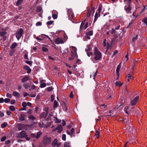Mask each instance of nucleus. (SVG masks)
Here are the masks:
<instances>
[{
    "instance_id": "nucleus-57",
    "label": "nucleus",
    "mask_w": 147,
    "mask_h": 147,
    "mask_svg": "<svg viewBox=\"0 0 147 147\" xmlns=\"http://www.w3.org/2000/svg\"><path fill=\"white\" fill-rule=\"evenodd\" d=\"M88 27V22H87L84 26V29H86Z\"/></svg>"
},
{
    "instance_id": "nucleus-37",
    "label": "nucleus",
    "mask_w": 147,
    "mask_h": 147,
    "mask_svg": "<svg viewBox=\"0 0 147 147\" xmlns=\"http://www.w3.org/2000/svg\"><path fill=\"white\" fill-rule=\"evenodd\" d=\"M42 10V7L41 6H38L37 7L36 11L37 12H40Z\"/></svg>"
},
{
    "instance_id": "nucleus-64",
    "label": "nucleus",
    "mask_w": 147,
    "mask_h": 147,
    "mask_svg": "<svg viewBox=\"0 0 147 147\" xmlns=\"http://www.w3.org/2000/svg\"><path fill=\"white\" fill-rule=\"evenodd\" d=\"M16 102V101L15 100H11V104H14Z\"/></svg>"
},
{
    "instance_id": "nucleus-26",
    "label": "nucleus",
    "mask_w": 147,
    "mask_h": 147,
    "mask_svg": "<svg viewBox=\"0 0 147 147\" xmlns=\"http://www.w3.org/2000/svg\"><path fill=\"white\" fill-rule=\"evenodd\" d=\"M23 86L26 89H27L30 86L29 84L27 83H24Z\"/></svg>"
},
{
    "instance_id": "nucleus-41",
    "label": "nucleus",
    "mask_w": 147,
    "mask_h": 147,
    "mask_svg": "<svg viewBox=\"0 0 147 147\" xmlns=\"http://www.w3.org/2000/svg\"><path fill=\"white\" fill-rule=\"evenodd\" d=\"M107 50L106 52L107 51L108 49H111V46L110 45L109 43L108 42H107Z\"/></svg>"
},
{
    "instance_id": "nucleus-18",
    "label": "nucleus",
    "mask_w": 147,
    "mask_h": 147,
    "mask_svg": "<svg viewBox=\"0 0 147 147\" xmlns=\"http://www.w3.org/2000/svg\"><path fill=\"white\" fill-rule=\"evenodd\" d=\"M29 78L30 77H29L26 76L22 79V82H25L28 80Z\"/></svg>"
},
{
    "instance_id": "nucleus-54",
    "label": "nucleus",
    "mask_w": 147,
    "mask_h": 147,
    "mask_svg": "<svg viewBox=\"0 0 147 147\" xmlns=\"http://www.w3.org/2000/svg\"><path fill=\"white\" fill-rule=\"evenodd\" d=\"M118 51L117 50H115L113 54V55L112 56V58H113V56H114L116 54H117V53H118Z\"/></svg>"
},
{
    "instance_id": "nucleus-32",
    "label": "nucleus",
    "mask_w": 147,
    "mask_h": 147,
    "mask_svg": "<svg viewBox=\"0 0 147 147\" xmlns=\"http://www.w3.org/2000/svg\"><path fill=\"white\" fill-rule=\"evenodd\" d=\"M126 77L128 78H127V80L128 82L130 81V79L133 78V77L131 76L130 74H128L126 76Z\"/></svg>"
},
{
    "instance_id": "nucleus-27",
    "label": "nucleus",
    "mask_w": 147,
    "mask_h": 147,
    "mask_svg": "<svg viewBox=\"0 0 147 147\" xmlns=\"http://www.w3.org/2000/svg\"><path fill=\"white\" fill-rule=\"evenodd\" d=\"M13 96L17 97H19L20 96L19 94L16 91H14L13 93Z\"/></svg>"
},
{
    "instance_id": "nucleus-40",
    "label": "nucleus",
    "mask_w": 147,
    "mask_h": 147,
    "mask_svg": "<svg viewBox=\"0 0 147 147\" xmlns=\"http://www.w3.org/2000/svg\"><path fill=\"white\" fill-rule=\"evenodd\" d=\"M58 104L56 100H55L54 102V108H55L56 107H58Z\"/></svg>"
},
{
    "instance_id": "nucleus-35",
    "label": "nucleus",
    "mask_w": 147,
    "mask_h": 147,
    "mask_svg": "<svg viewBox=\"0 0 147 147\" xmlns=\"http://www.w3.org/2000/svg\"><path fill=\"white\" fill-rule=\"evenodd\" d=\"M28 118L30 119L34 120L35 119V117L33 115H30L28 117Z\"/></svg>"
},
{
    "instance_id": "nucleus-51",
    "label": "nucleus",
    "mask_w": 147,
    "mask_h": 147,
    "mask_svg": "<svg viewBox=\"0 0 147 147\" xmlns=\"http://www.w3.org/2000/svg\"><path fill=\"white\" fill-rule=\"evenodd\" d=\"M106 39H105L104 40L103 42V45L104 47H105L106 46Z\"/></svg>"
},
{
    "instance_id": "nucleus-19",
    "label": "nucleus",
    "mask_w": 147,
    "mask_h": 147,
    "mask_svg": "<svg viewBox=\"0 0 147 147\" xmlns=\"http://www.w3.org/2000/svg\"><path fill=\"white\" fill-rule=\"evenodd\" d=\"M17 43L14 42L12 43L10 47V48L11 49H14L17 45Z\"/></svg>"
},
{
    "instance_id": "nucleus-49",
    "label": "nucleus",
    "mask_w": 147,
    "mask_h": 147,
    "mask_svg": "<svg viewBox=\"0 0 147 147\" xmlns=\"http://www.w3.org/2000/svg\"><path fill=\"white\" fill-rule=\"evenodd\" d=\"M88 11L87 14V17H89L91 13V10H90V9L88 10Z\"/></svg>"
},
{
    "instance_id": "nucleus-36",
    "label": "nucleus",
    "mask_w": 147,
    "mask_h": 147,
    "mask_svg": "<svg viewBox=\"0 0 147 147\" xmlns=\"http://www.w3.org/2000/svg\"><path fill=\"white\" fill-rule=\"evenodd\" d=\"M46 86V84L45 83L41 82L40 84V87L43 88L45 87Z\"/></svg>"
},
{
    "instance_id": "nucleus-5",
    "label": "nucleus",
    "mask_w": 147,
    "mask_h": 147,
    "mask_svg": "<svg viewBox=\"0 0 147 147\" xmlns=\"http://www.w3.org/2000/svg\"><path fill=\"white\" fill-rule=\"evenodd\" d=\"M67 15L68 16L69 19L70 18H73L74 17V12L71 9H67Z\"/></svg>"
},
{
    "instance_id": "nucleus-47",
    "label": "nucleus",
    "mask_w": 147,
    "mask_h": 147,
    "mask_svg": "<svg viewBox=\"0 0 147 147\" xmlns=\"http://www.w3.org/2000/svg\"><path fill=\"white\" fill-rule=\"evenodd\" d=\"M47 90L49 92H50L52 91L53 89V88L51 87H49L47 88Z\"/></svg>"
},
{
    "instance_id": "nucleus-39",
    "label": "nucleus",
    "mask_w": 147,
    "mask_h": 147,
    "mask_svg": "<svg viewBox=\"0 0 147 147\" xmlns=\"http://www.w3.org/2000/svg\"><path fill=\"white\" fill-rule=\"evenodd\" d=\"M64 147H70V143L69 142H65L64 143Z\"/></svg>"
},
{
    "instance_id": "nucleus-38",
    "label": "nucleus",
    "mask_w": 147,
    "mask_h": 147,
    "mask_svg": "<svg viewBox=\"0 0 147 147\" xmlns=\"http://www.w3.org/2000/svg\"><path fill=\"white\" fill-rule=\"evenodd\" d=\"M59 32L61 34H63V37H67V36L66 34L65 33V32L64 31H59Z\"/></svg>"
},
{
    "instance_id": "nucleus-20",
    "label": "nucleus",
    "mask_w": 147,
    "mask_h": 147,
    "mask_svg": "<svg viewBox=\"0 0 147 147\" xmlns=\"http://www.w3.org/2000/svg\"><path fill=\"white\" fill-rule=\"evenodd\" d=\"M26 115L23 114H21L19 118V119L21 121H24L25 119Z\"/></svg>"
},
{
    "instance_id": "nucleus-60",
    "label": "nucleus",
    "mask_w": 147,
    "mask_h": 147,
    "mask_svg": "<svg viewBox=\"0 0 147 147\" xmlns=\"http://www.w3.org/2000/svg\"><path fill=\"white\" fill-rule=\"evenodd\" d=\"M7 97L9 98H11L12 97V95L10 93H8L6 95Z\"/></svg>"
},
{
    "instance_id": "nucleus-6",
    "label": "nucleus",
    "mask_w": 147,
    "mask_h": 147,
    "mask_svg": "<svg viewBox=\"0 0 147 147\" xmlns=\"http://www.w3.org/2000/svg\"><path fill=\"white\" fill-rule=\"evenodd\" d=\"M26 132L24 131H22L18 133L17 135V137L18 138H23L25 137L26 135Z\"/></svg>"
},
{
    "instance_id": "nucleus-52",
    "label": "nucleus",
    "mask_w": 147,
    "mask_h": 147,
    "mask_svg": "<svg viewBox=\"0 0 147 147\" xmlns=\"http://www.w3.org/2000/svg\"><path fill=\"white\" fill-rule=\"evenodd\" d=\"M52 17L54 19H55L57 18V16L56 14H53L52 15Z\"/></svg>"
},
{
    "instance_id": "nucleus-16",
    "label": "nucleus",
    "mask_w": 147,
    "mask_h": 147,
    "mask_svg": "<svg viewBox=\"0 0 147 147\" xmlns=\"http://www.w3.org/2000/svg\"><path fill=\"white\" fill-rule=\"evenodd\" d=\"M92 48L91 45H89L87 46V48L85 50L86 52H90L92 51Z\"/></svg>"
},
{
    "instance_id": "nucleus-62",
    "label": "nucleus",
    "mask_w": 147,
    "mask_h": 147,
    "mask_svg": "<svg viewBox=\"0 0 147 147\" xmlns=\"http://www.w3.org/2000/svg\"><path fill=\"white\" fill-rule=\"evenodd\" d=\"M36 95L35 94H30L29 96L32 97H35L36 96Z\"/></svg>"
},
{
    "instance_id": "nucleus-34",
    "label": "nucleus",
    "mask_w": 147,
    "mask_h": 147,
    "mask_svg": "<svg viewBox=\"0 0 147 147\" xmlns=\"http://www.w3.org/2000/svg\"><path fill=\"white\" fill-rule=\"evenodd\" d=\"M88 56L89 57H90V56H92L93 55V53L92 51L90 52H86Z\"/></svg>"
},
{
    "instance_id": "nucleus-28",
    "label": "nucleus",
    "mask_w": 147,
    "mask_h": 147,
    "mask_svg": "<svg viewBox=\"0 0 147 147\" xmlns=\"http://www.w3.org/2000/svg\"><path fill=\"white\" fill-rule=\"evenodd\" d=\"M42 135V132L40 131L38 132L36 134V138L37 139H38V138L40 137V136Z\"/></svg>"
},
{
    "instance_id": "nucleus-59",
    "label": "nucleus",
    "mask_w": 147,
    "mask_h": 147,
    "mask_svg": "<svg viewBox=\"0 0 147 147\" xmlns=\"http://www.w3.org/2000/svg\"><path fill=\"white\" fill-rule=\"evenodd\" d=\"M69 97L71 98H73L74 97V95L73 94V92H71L69 95Z\"/></svg>"
},
{
    "instance_id": "nucleus-1",
    "label": "nucleus",
    "mask_w": 147,
    "mask_h": 147,
    "mask_svg": "<svg viewBox=\"0 0 147 147\" xmlns=\"http://www.w3.org/2000/svg\"><path fill=\"white\" fill-rule=\"evenodd\" d=\"M93 53H94V58L95 61H98L101 59L102 53L97 47H94L93 50Z\"/></svg>"
},
{
    "instance_id": "nucleus-17",
    "label": "nucleus",
    "mask_w": 147,
    "mask_h": 147,
    "mask_svg": "<svg viewBox=\"0 0 147 147\" xmlns=\"http://www.w3.org/2000/svg\"><path fill=\"white\" fill-rule=\"evenodd\" d=\"M93 34V31L92 30H90L88 32H87L86 33V34L87 36H85V37H88V36H92Z\"/></svg>"
},
{
    "instance_id": "nucleus-21",
    "label": "nucleus",
    "mask_w": 147,
    "mask_h": 147,
    "mask_svg": "<svg viewBox=\"0 0 147 147\" xmlns=\"http://www.w3.org/2000/svg\"><path fill=\"white\" fill-rule=\"evenodd\" d=\"M23 0H18L16 3V5L17 6L20 5L23 2Z\"/></svg>"
},
{
    "instance_id": "nucleus-13",
    "label": "nucleus",
    "mask_w": 147,
    "mask_h": 147,
    "mask_svg": "<svg viewBox=\"0 0 147 147\" xmlns=\"http://www.w3.org/2000/svg\"><path fill=\"white\" fill-rule=\"evenodd\" d=\"M56 43L57 44H62L63 43V41L60 38L58 37L55 40Z\"/></svg>"
},
{
    "instance_id": "nucleus-10",
    "label": "nucleus",
    "mask_w": 147,
    "mask_h": 147,
    "mask_svg": "<svg viewBox=\"0 0 147 147\" xmlns=\"http://www.w3.org/2000/svg\"><path fill=\"white\" fill-rule=\"evenodd\" d=\"M120 25H118L117 26H115V28H112L111 31H110L111 32L112 34H115L117 32L115 30H118L120 28Z\"/></svg>"
},
{
    "instance_id": "nucleus-15",
    "label": "nucleus",
    "mask_w": 147,
    "mask_h": 147,
    "mask_svg": "<svg viewBox=\"0 0 147 147\" xmlns=\"http://www.w3.org/2000/svg\"><path fill=\"white\" fill-rule=\"evenodd\" d=\"M121 63H120L117 66L116 69V72L117 75L119 76V72L121 67Z\"/></svg>"
},
{
    "instance_id": "nucleus-45",
    "label": "nucleus",
    "mask_w": 147,
    "mask_h": 147,
    "mask_svg": "<svg viewBox=\"0 0 147 147\" xmlns=\"http://www.w3.org/2000/svg\"><path fill=\"white\" fill-rule=\"evenodd\" d=\"M6 32H0V36H3L5 35Z\"/></svg>"
},
{
    "instance_id": "nucleus-50",
    "label": "nucleus",
    "mask_w": 147,
    "mask_h": 147,
    "mask_svg": "<svg viewBox=\"0 0 147 147\" xmlns=\"http://www.w3.org/2000/svg\"><path fill=\"white\" fill-rule=\"evenodd\" d=\"M42 22H37L36 24V26H40L42 25Z\"/></svg>"
},
{
    "instance_id": "nucleus-11",
    "label": "nucleus",
    "mask_w": 147,
    "mask_h": 147,
    "mask_svg": "<svg viewBox=\"0 0 147 147\" xmlns=\"http://www.w3.org/2000/svg\"><path fill=\"white\" fill-rule=\"evenodd\" d=\"M60 143H58V140L57 139H55L51 143V145L53 146H56L59 147L60 145Z\"/></svg>"
},
{
    "instance_id": "nucleus-9",
    "label": "nucleus",
    "mask_w": 147,
    "mask_h": 147,
    "mask_svg": "<svg viewBox=\"0 0 147 147\" xmlns=\"http://www.w3.org/2000/svg\"><path fill=\"white\" fill-rule=\"evenodd\" d=\"M76 52L75 49L73 51H71L70 55L69 57V59L70 60H72L74 59L76 55Z\"/></svg>"
},
{
    "instance_id": "nucleus-14",
    "label": "nucleus",
    "mask_w": 147,
    "mask_h": 147,
    "mask_svg": "<svg viewBox=\"0 0 147 147\" xmlns=\"http://www.w3.org/2000/svg\"><path fill=\"white\" fill-rule=\"evenodd\" d=\"M24 68L27 71V73H30L31 71V69L30 67L27 65L24 66Z\"/></svg>"
},
{
    "instance_id": "nucleus-48",
    "label": "nucleus",
    "mask_w": 147,
    "mask_h": 147,
    "mask_svg": "<svg viewBox=\"0 0 147 147\" xmlns=\"http://www.w3.org/2000/svg\"><path fill=\"white\" fill-rule=\"evenodd\" d=\"M42 50L43 51L45 52H47L48 51V49L45 47H43L42 48Z\"/></svg>"
},
{
    "instance_id": "nucleus-12",
    "label": "nucleus",
    "mask_w": 147,
    "mask_h": 147,
    "mask_svg": "<svg viewBox=\"0 0 147 147\" xmlns=\"http://www.w3.org/2000/svg\"><path fill=\"white\" fill-rule=\"evenodd\" d=\"M56 130H57L59 133H61L63 130V127L61 125H58L56 128Z\"/></svg>"
},
{
    "instance_id": "nucleus-2",
    "label": "nucleus",
    "mask_w": 147,
    "mask_h": 147,
    "mask_svg": "<svg viewBox=\"0 0 147 147\" xmlns=\"http://www.w3.org/2000/svg\"><path fill=\"white\" fill-rule=\"evenodd\" d=\"M102 5L101 3H99L98 6V7L97 11L98 12L96 11L95 13L94 20L93 22V23H95L96 21L97 20V19L98 17H99L100 16V13L102 9Z\"/></svg>"
},
{
    "instance_id": "nucleus-30",
    "label": "nucleus",
    "mask_w": 147,
    "mask_h": 147,
    "mask_svg": "<svg viewBox=\"0 0 147 147\" xmlns=\"http://www.w3.org/2000/svg\"><path fill=\"white\" fill-rule=\"evenodd\" d=\"M132 15L133 16V19L134 20H136L137 18V16H136V11H134L132 14Z\"/></svg>"
},
{
    "instance_id": "nucleus-4",
    "label": "nucleus",
    "mask_w": 147,
    "mask_h": 147,
    "mask_svg": "<svg viewBox=\"0 0 147 147\" xmlns=\"http://www.w3.org/2000/svg\"><path fill=\"white\" fill-rule=\"evenodd\" d=\"M51 138L47 136L44 137L43 140V143L45 145L50 144L51 142Z\"/></svg>"
},
{
    "instance_id": "nucleus-43",
    "label": "nucleus",
    "mask_w": 147,
    "mask_h": 147,
    "mask_svg": "<svg viewBox=\"0 0 147 147\" xmlns=\"http://www.w3.org/2000/svg\"><path fill=\"white\" fill-rule=\"evenodd\" d=\"M7 124L6 123H4L2 124L1 127L2 128L5 127L7 125Z\"/></svg>"
},
{
    "instance_id": "nucleus-42",
    "label": "nucleus",
    "mask_w": 147,
    "mask_h": 147,
    "mask_svg": "<svg viewBox=\"0 0 147 147\" xmlns=\"http://www.w3.org/2000/svg\"><path fill=\"white\" fill-rule=\"evenodd\" d=\"M123 83H119V82L118 81H117L115 83V85L116 86H119V87L121 86L122 85Z\"/></svg>"
},
{
    "instance_id": "nucleus-31",
    "label": "nucleus",
    "mask_w": 147,
    "mask_h": 147,
    "mask_svg": "<svg viewBox=\"0 0 147 147\" xmlns=\"http://www.w3.org/2000/svg\"><path fill=\"white\" fill-rule=\"evenodd\" d=\"M95 135L96 136V137L97 138H98L100 136V132L98 130L96 131V133Z\"/></svg>"
},
{
    "instance_id": "nucleus-22",
    "label": "nucleus",
    "mask_w": 147,
    "mask_h": 147,
    "mask_svg": "<svg viewBox=\"0 0 147 147\" xmlns=\"http://www.w3.org/2000/svg\"><path fill=\"white\" fill-rule=\"evenodd\" d=\"M107 107V105H105L104 104H102L100 105V108L102 110H105L106 109Z\"/></svg>"
},
{
    "instance_id": "nucleus-33",
    "label": "nucleus",
    "mask_w": 147,
    "mask_h": 147,
    "mask_svg": "<svg viewBox=\"0 0 147 147\" xmlns=\"http://www.w3.org/2000/svg\"><path fill=\"white\" fill-rule=\"evenodd\" d=\"M142 22L147 25V17L144 18L142 20Z\"/></svg>"
},
{
    "instance_id": "nucleus-44",
    "label": "nucleus",
    "mask_w": 147,
    "mask_h": 147,
    "mask_svg": "<svg viewBox=\"0 0 147 147\" xmlns=\"http://www.w3.org/2000/svg\"><path fill=\"white\" fill-rule=\"evenodd\" d=\"M9 109L12 111H14L15 110V108L13 106H11L9 107Z\"/></svg>"
},
{
    "instance_id": "nucleus-7",
    "label": "nucleus",
    "mask_w": 147,
    "mask_h": 147,
    "mask_svg": "<svg viewBox=\"0 0 147 147\" xmlns=\"http://www.w3.org/2000/svg\"><path fill=\"white\" fill-rule=\"evenodd\" d=\"M23 32V30L21 28H20L16 33V37H21L22 36Z\"/></svg>"
},
{
    "instance_id": "nucleus-24",
    "label": "nucleus",
    "mask_w": 147,
    "mask_h": 147,
    "mask_svg": "<svg viewBox=\"0 0 147 147\" xmlns=\"http://www.w3.org/2000/svg\"><path fill=\"white\" fill-rule=\"evenodd\" d=\"M123 2L126 4H132V0H123Z\"/></svg>"
},
{
    "instance_id": "nucleus-3",
    "label": "nucleus",
    "mask_w": 147,
    "mask_h": 147,
    "mask_svg": "<svg viewBox=\"0 0 147 147\" xmlns=\"http://www.w3.org/2000/svg\"><path fill=\"white\" fill-rule=\"evenodd\" d=\"M127 5H126L124 7V9L126 13L127 14L131 13V9L132 4H127Z\"/></svg>"
},
{
    "instance_id": "nucleus-29",
    "label": "nucleus",
    "mask_w": 147,
    "mask_h": 147,
    "mask_svg": "<svg viewBox=\"0 0 147 147\" xmlns=\"http://www.w3.org/2000/svg\"><path fill=\"white\" fill-rule=\"evenodd\" d=\"M47 115L45 113H41L40 115V118H45L46 117Z\"/></svg>"
},
{
    "instance_id": "nucleus-25",
    "label": "nucleus",
    "mask_w": 147,
    "mask_h": 147,
    "mask_svg": "<svg viewBox=\"0 0 147 147\" xmlns=\"http://www.w3.org/2000/svg\"><path fill=\"white\" fill-rule=\"evenodd\" d=\"M85 24V23L83 22H81V25L80 26V31H81L82 30L84 29V26Z\"/></svg>"
},
{
    "instance_id": "nucleus-58",
    "label": "nucleus",
    "mask_w": 147,
    "mask_h": 147,
    "mask_svg": "<svg viewBox=\"0 0 147 147\" xmlns=\"http://www.w3.org/2000/svg\"><path fill=\"white\" fill-rule=\"evenodd\" d=\"M6 139V137L5 136H4L1 139V142L4 141Z\"/></svg>"
},
{
    "instance_id": "nucleus-61",
    "label": "nucleus",
    "mask_w": 147,
    "mask_h": 147,
    "mask_svg": "<svg viewBox=\"0 0 147 147\" xmlns=\"http://www.w3.org/2000/svg\"><path fill=\"white\" fill-rule=\"evenodd\" d=\"M22 105L24 107H26L27 106V104L26 102H24L22 103Z\"/></svg>"
},
{
    "instance_id": "nucleus-46",
    "label": "nucleus",
    "mask_w": 147,
    "mask_h": 147,
    "mask_svg": "<svg viewBox=\"0 0 147 147\" xmlns=\"http://www.w3.org/2000/svg\"><path fill=\"white\" fill-rule=\"evenodd\" d=\"M53 22L54 21H50L47 22V24L48 25H51Z\"/></svg>"
},
{
    "instance_id": "nucleus-53",
    "label": "nucleus",
    "mask_w": 147,
    "mask_h": 147,
    "mask_svg": "<svg viewBox=\"0 0 147 147\" xmlns=\"http://www.w3.org/2000/svg\"><path fill=\"white\" fill-rule=\"evenodd\" d=\"M30 137L31 138H36V135L34 134H32L30 135Z\"/></svg>"
},
{
    "instance_id": "nucleus-63",
    "label": "nucleus",
    "mask_w": 147,
    "mask_h": 147,
    "mask_svg": "<svg viewBox=\"0 0 147 147\" xmlns=\"http://www.w3.org/2000/svg\"><path fill=\"white\" fill-rule=\"evenodd\" d=\"M55 121L56 123H60L61 121L60 120L58 119L57 117L55 118Z\"/></svg>"
},
{
    "instance_id": "nucleus-56",
    "label": "nucleus",
    "mask_w": 147,
    "mask_h": 147,
    "mask_svg": "<svg viewBox=\"0 0 147 147\" xmlns=\"http://www.w3.org/2000/svg\"><path fill=\"white\" fill-rule=\"evenodd\" d=\"M4 100L5 102L7 103L10 101V99L9 98H6L4 99Z\"/></svg>"
},
{
    "instance_id": "nucleus-8",
    "label": "nucleus",
    "mask_w": 147,
    "mask_h": 147,
    "mask_svg": "<svg viewBox=\"0 0 147 147\" xmlns=\"http://www.w3.org/2000/svg\"><path fill=\"white\" fill-rule=\"evenodd\" d=\"M139 98V96H137L133 99L131 100V104L133 105H135L138 101Z\"/></svg>"
},
{
    "instance_id": "nucleus-23",
    "label": "nucleus",
    "mask_w": 147,
    "mask_h": 147,
    "mask_svg": "<svg viewBox=\"0 0 147 147\" xmlns=\"http://www.w3.org/2000/svg\"><path fill=\"white\" fill-rule=\"evenodd\" d=\"M124 110L127 114H128L129 113L130 111V110L129 109V107L128 106H126L124 108Z\"/></svg>"
},
{
    "instance_id": "nucleus-55",
    "label": "nucleus",
    "mask_w": 147,
    "mask_h": 147,
    "mask_svg": "<svg viewBox=\"0 0 147 147\" xmlns=\"http://www.w3.org/2000/svg\"><path fill=\"white\" fill-rule=\"evenodd\" d=\"M62 138L63 140L65 141L66 140V135L65 134H63Z\"/></svg>"
}]
</instances>
